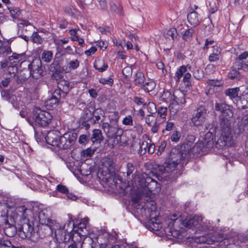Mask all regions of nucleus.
Here are the masks:
<instances>
[{
	"label": "nucleus",
	"instance_id": "nucleus-8",
	"mask_svg": "<svg viewBox=\"0 0 248 248\" xmlns=\"http://www.w3.org/2000/svg\"><path fill=\"white\" fill-rule=\"evenodd\" d=\"M30 75L35 79H38L44 75V70L40 58H35L29 64Z\"/></svg>",
	"mask_w": 248,
	"mask_h": 248
},
{
	"label": "nucleus",
	"instance_id": "nucleus-46",
	"mask_svg": "<svg viewBox=\"0 0 248 248\" xmlns=\"http://www.w3.org/2000/svg\"><path fill=\"white\" fill-rule=\"evenodd\" d=\"M50 71L53 72L52 74V78L53 79L58 81L61 79H62L63 78L62 74L63 71V69L50 70Z\"/></svg>",
	"mask_w": 248,
	"mask_h": 248
},
{
	"label": "nucleus",
	"instance_id": "nucleus-52",
	"mask_svg": "<svg viewBox=\"0 0 248 248\" xmlns=\"http://www.w3.org/2000/svg\"><path fill=\"white\" fill-rule=\"evenodd\" d=\"M220 50L217 49L216 52H215V46H213V52L209 56V61L210 62H214L219 59Z\"/></svg>",
	"mask_w": 248,
	"mask_h": 248
},
{
	"label": "nucleus",
	"instance_id": "nucleus-30",
	"mask_svg": "<svg viewBox=\"0 0 248 248\" xmlns=\"http://www.w3.org/2000/svg\"><path fill=\"white\" fill-rule=\"evenodd\" d=\"M93 67L99 72H103L108 68V64L103 60H95Z\"/></svg>",
	"mask_w": 248,
	"mask_h": 248
},
{
	"label": "nucleus",
	"instance_id": "nucleus-32",
	"mask_svg": "<svg viewBox=\"0 0 248 248\" xmlns=\"http://www.w3.org/2000/svg\"><path fill=\"white\" fill-rule=\"evenodd\" d=\"M227 77L230 79H235L237 80H239L242 78V76L240 72L233 67V66H232L231 70L228 74Z\"/></svg>",
	"mask_w": 248,
	"mask_h": 248
},
{
	"label": "nucleus",
	"instance_id": "nucleus-61",
	"mask_svg": "<svg viewBox=\"0 0 248 248\" xmlns=\"http://www.w3.org/2000/svg\"><path fill=\"white\" fill-rule=\"evenodd\" d=\"M57 69H62V68L60 66V60L55 57V58L54 59L53 62L50 66V70Z\"/></svg>",
	"mask_w": 248,
	"mask_h": 248
},
{
	"label": "nucleus",
	"instance_id": "nucleus-15",
	"mask_svg": "<svg viewBox=\"0 0 248 248\" xmlns=\"http://www.w3.org/2000/svg\"><path fill=\"white\" fill-rule=\"evenodd\" d=\"M90 243H91V239L88 238V236L85 237L82 242H81L80 240L75 241L72 239L68 248H90Z\"/></svg>",
	"mask_w": 248,
	"mask_h": 248
},
{
	"label": "nucleus",
	"instance_id": "nucleus-14",
	"mask_svg": "<svg viewBox=\"0 0 248 248\" xmlns=\"http://www.w3.org/2000/svg\"><path fill=\"white\" fill-rule=\"evenodd\" d=\"M61 136L58 131H52L48 132L45 139L47 144L58 148L59 140Z\"/></svg>",
	"mask_w": 248,
	"mask_h": 248
},
{
	"label": "nucleus",
	"instance_id": "nucleus-23",
	"mask_svg": "<svg viewBox=\"0 0 248 248\" xmlns=\"http://www.w3.org/2000/svg\"><path fill=\"white\" fill-rule=\"evenodd\" d=\"M181 224L186 228L190 229L198 224V220L195 217H188L184 220L181 219Z\"/></svg>",
	"mask_w": 248,
	"mask_h": 248
},
{
	"label": "nucleus",
	"instance_id": "nucleus-51",
	"mask_svg": "<svg viewBox=\"0 0 248 248\" xmlns=\"http://www.w3.org/2000/svg\"><path fill=\"white\" fill-rule=\"evenodd\" d=\"M110 7L112 11L115 12L120 16H124L123 7L121 4H118L117 5L114 3L112 2L110 3Z\"/></svg>",
	"mask_w": 248,
	"mask_h": 248
},
{
	"label": "nucleus",
	"instance_id": "nucleus-1",
	"mask_svg": "<svg viewBox=\"0 0 248 248\" xmlns=\"http://www.w3.org/2000/svg\"><path fill=\"white\" fill-rule=\"evenodd\" d=\"M215 109L221 112L219 116V125L213 129V131H215V146L217 149H223L231 147L233 144L231 118L233 112L231 107L225 102H216Z\"/></svg>",
	"mask_w": 248,
	"mask_h": 248
},
{
	"label": "nucleus",
	"instance_id": "nucleus-57",
	"mask_svg": "<svg viewBox=\"0 0 248 248\" xmlns=\"http://www.w3.org/2000/svg\"><path fill=\"white\" fill-rule=\"evenodd\" d=\"M193 77L198 80H201L204 77V73L201 69H195L193 73Z\"/></svg>",
	"mask_w": 248,
	"mask_h": 248
},
{
	"label": "nucleus",
	"instance_id": "nucleus-39",
	"mask_svg": "<svg viewBox=\"0 0 248 248\" xmlns=\"http://www.w3.org/2000/svg\"><path fill=\"white\" fill-rule=\"evenodd\" d=\"M88 238L91 239V243L89 245L90 248H105L106 245L104 244H99L97 243V237H93L91 234Z\"/></svg>",
	"mask_w": 248,
	"mask_h": 248
},
{
	"label": "nucleus",
	"instance_id": "nucleus-36",
	"mask_svg": "<svg viewBox=\"0 0 248 248\" xmlns=\"http://www.w3.org/2000/svg\"><path fill=\"white\" fill-rule=\"evenodd\" d=\"M155 82L151 79H148L147 81H145L140 89L145 92H150L152 91L155 89Z\"/></svg>",
	"mask_w": 248,
	"mask_h": 248
},
{
	"label": "nucleus",
	"instance_id": "nucleus-18",
	"mask_svg": "<svg viewBox=\"0 0 248 248\" xmlns=\"http://www.w3.org/2000/svg\"><path fill=\"white\" fill-rule=\"evenodd\" d=\"M173 97L172 105L184 104L186 102V94L182 91L178 90L173 92Z\"/></svg>",
	"mask_w": 248,
	"mask_h": 248
},
{
	"label": "nucleus",
	"instance_id": "nucleus-60",
	"mask_svg": "<svg viewBox=\"0 0 248 248\" xmlns=\"http://www.w3.org/2000/svg\"><path fill=\"white\" fill-rule=\"evenodd\" d=\"M181 137V133L177 130L174 131L171 135L170 139L172 141L177 142L179 141Z\"/></svg>",
	"mask_w": 248,
	"mask_h": 248
},
{
	"label": "nucleus",
	"instance_id": "nucleus-64",
	"mask_svg": "<svg viewBox=\"0 0 248 248\" xmlns=\"http://www.w3.org/2000/svg\"><path fill=\"white\" fill-rule=\"evenodd\" d=\"M64 12L69 15L73 16L77 13V10L73 6L70 5L65 7Z\"/></svg>",
	"mask_w": 248,
	"mask_h": 248
},
{
	"label": "nucleus",
	"instance_id": "nucleus-13",
	"mask_svg": "<svg viewBox=\"0 0 248 248\" xmlns=\"http://www.w3.org/2000/svg\"><path fill=\"white\" fill-rule=\"evenodd\" d=\"M15 60L17 65L20 63V68L25 69L27 66L29 69V64L31 63L29 61L26 60L25 53L18 54L13 53L12 56L9 57V61H12Z\"/></svg>",
	"mask_w": 248,
	"mask_h": 248
},
{
	"label": "nucleus",
	"instance_id": "nucleus-20",
	"mask_svg": "<svg viewBox=\"0 0 248 248\" xmlns=\"http://www.w3.org/2000/svg\"><path fill=\"white\" fill-rule=\"evenodd\" d=\"M5 234L8 237H14L18 232V227L16 225L10 224L7 220L5 222V227L4 229Z\"/></svg>",
	"mask_w": 248,
	"mask_h": 248
},
{
	"label": "nucleus",
	"instance_id": "nucleus-7",
	"mask_svg": "<svg viewBox=\"0 0 248 248\" xmlns=\"http://www.w3.org/2000/svg\"><path fill=\"white\" fill-rule=\"evenodd\" d=\"M77 138L78 134L75 130L65 133L60 137L58 148L62 150L69 149L75 144Z\"/></svg>",
	"mask_w": 248,
	"mask_h": 248
},
{
	"label": "nucleus",
	"instance_id": "nucleus-29",
	"mask_svg": "<svg viewBox=\"0 0 248 248\" xmlns=\"http://www.w3.org/2000/svg\"><path fill=\"white\" fill-rule=\"evenodd\" d=\"M102 166L106 168L108 170L110 171L115 167L114 163L111 157H105L102 159Z\"/></svg>",
	"mask_w": 248,
	"mask_h": 248
},
{
	"label": "nucleus",
	"instance_id": "nucleus-40",
	"mask_svg": "<svg viewBox=\"0 0 248 248\" xmlns=\"http://www.w3.org/2000/svg\"><path fill=\"white\" fill-rule=\"evenodd\" d=\"M244 132H246L247 134H248V129L246 128V126L240 122H238L237 126L234 129V133L239 136Z\"/></svg>",
	"mask_w": 248,
	"mask_h": 248
},
{
	"label": "nucleus",
	"instance_id": "nucleus-47",
	"mask_svg": "<svg viewBox=\"0 0 248 248\" xmlns=\"http://www.w3.org/2000/svg\"><path fill=\"white\" fill-rule=\"evenodd\" d=\"M0 245L5 248H19L13 245L9 239L3 237H0Z\"/></svg>",
	"mask_w": 248,
	"mask_h": 248
},
{
	"label": "nucleus",
	"instance_id": "nucleus-45",
	"mask_svg": "<svg viewBox=\"0 0 248 248\" xmlns=\"http://www.w3.org/2000/svg\"><path fill=\"white\" fill-rule=\"evenodd\" d=\"M53 58V53L51 51L44 50L41 54V61L48 63L51 62Z\"/></svg>",
	"mask_w": 248,
	"mask_h": 248
},
{
	"label": "nucleus",
	"instance_id": "nucleus-24",
	"mask_svg": "<svg viewBox=\"0 0 248 248\" xmlns=\"http://www.w3.org/2000/svg\"><path fill=\"white\" fill-rule=\"evenodd\" d=\"M38 218L40 223L39 225L54 224L55 223L54 220L48 217L44 211H41L38 213Z\"/></svg>",
	"mask_w": 248,
	"mask_h": 248
},
{
	"label": "nucleus",
	"instance_id": "nucleus-48",
	"mask_svg": "<svg viewBox=\"0 0 248 248\" xmlns=\"http://www.w3.org/2000/svg\"><path fill=\"white\" fill-rule=\"evenodd\" d=\"M12 52L11 47L5 43L0 41V54H9Z\"/></svg>",
	"mask_w": 248,
	"mask_h": 248
},
{
	"label": "nucleus",
	"instance_id": "nucleus-43",
	"mask_svg": "<svg viewBox=\"0 0 248 248\" xmlns=\"http://www.w3.org/2000/svg\"><path fill=\"white\" fill-rule=\"evenodd\" d=\"M12 61H9V65L8 66L7 71L11 75V77H15L17 72V63H16L15 60Z\"/></svg>",
	"mask_w": 248,
	"mask_h": 248
},
{
	"label": "nucleus",
	"instance_id": "nucleus-62",
	"mask_svg": "<svg viewBox=\"0 0 248 248\" xmlns=\"http://www.w3.org/2000/svg\"><path fill=\"white\" fill-rule=\"evenodd\" d=\"M78 142L80 144L85 145L91 142V138L87 135H82L79 138Z\"/></svg>",
	"mask_w": 248,
	"mask_h": 248
},
{
	"label": "nucleus",
	"instance_id": "nucleus-4",
	"mask_svg": "<svg viewBox=\"0 0 248 248\" xmlns=\"http://www.w3.org/2000/svg\"><path fill=\"white\" fill-rule=\"evenodd\" d=\"M109 118V123H103L102 124V129L109 139H117L118 137L120 138L123 134V130L119 126L118 114L114 113Z\"/></svg>",
	"mask_w": 248,
	"mask_h": 248
},
{
	"label": "nucleus",
	"instance_id": "nucleus-50",
	"mask_svg": "<svg viewBox=\"0 0 248 248\" xmlns=\"http://www.w3.org/2000/svg\"><path fill=\"white\" fill-rule=\"evenodd\" d=\"M194 33V30L192 28L186 30L183 35V39L185 41H190L193 37Z\"/></svg>",
	"mask_w": 248,
	"mask_h": 248
},
{
	"label": "nucleus",
	"instance_id": "nucleus-55",
	"mask_svg": "<svg viewBox=\"0 0 248 248\" xmlns=\"http://www.w3.org/2000/svg\"><path fill=\"white\" fill-rule=\"evenodd\" d=\"M96 147H95L93 149L91 148H88L86 150H84L81 151V155L84 157H91L94 154L96 151Z\"/></svg>",
	"mask_w": 248,
	"mask_h": 248
},
{
	"label": "nucleus",
	"instance_id": "nucleus-33",
	"mask_svg": "<svg viewBox=\"0 0 248 248\" xmlns=\"http://www.w3.org/2000/svg\"><path fill=\"white\" fill-rule=\"evenodd\" d=\"M233 67L238 70H243L244 71H248V61H241L235 60L233 63Z\"/></svg>",
	"mask_w": 248,
	"mask_h": 248
},
{
	"label": "nucleus",
	"instance_id": "nucleus-42",
	"mask_svg": "<svg viewBox=\"0 0 248 248\" xmlns=\"http://www.w3.org/2000/svg\"><path fill=\"white\" fill-rule=\"evenodd\" d=\"M195 242L199 244H212L214 240L210 238L209 235L200 236L195 239Z\"/></svg>",
	"mask_w": 248,
	"mask_h": 248
},
{
	"label": "nucleus",
	"instance_id": "nucleus-10",
	"mask_svg": "<svg viewBox=\"0 0 248 248\" xmlns=\"http://www.w3.org/2000/svg\"><path fill=\"white\" fill-rule=\"evenodd\" d=\"M89 220V219L88 217H85L77 225L75 224V233L80 236V237L81 236L85 237L89 236L90 234H89L87 229V224ZM91 236L93 235L91 233Z\"/></svg>",
	"mask_w": 248,
	"mask_h": 248
},
{
	"label": "nucleus",
	"instance_id": "nucleus-41",
	"mask_svg": "<svg viewBox=\"0 0 248 248\" xmlns=\"http://www.w3.org/2000/svg\"><path fill=\"white\" fill-rule=\"evenodd\" d=\"M187 71V67L185 65H182L177 70L175 73V77H174L177 83L179 82L181 78Z\"/></svg>",
	"mask_w": 248,
	"mask_h": 248
},
{
	"label": "nucleus",
	"instance_id": "nucleus-37",
	"mask_svg": "<svg viewBox=\"0 0 248 248\" xmlns=\"http://www.w3.org/2000/svg\"><path fill=\"white\" fill-rule=\"evenodd\" d=\"M59 231L75 233V223L72 221L68 220L64 224L63 228Z\"/></svg>",
	"mask_w": 248,
	"mask_h": 248
},
{
	"label": "nucleus",
	"instance_id": "nucleus-22",
	"mask_svg": "<svg viewBox=\"0 0 248 248\" xmlns=\"http://www.w3.org/2000/svg\"><path fill=\"white\" fill-rule=\"evenodd\" d=\"M93 118V124H98L102 122V120L101 119V117H104L105 112L104 110L101 108H92Z\"/></svg>",
	"mask_w": 248,
	"mask_h": 248
},
{
	"label": "nucleus",
	"instance_id": "nucleus-49",
	"mask_svg": "<svg viewBox=\"0 0 248 248\" xmlns=\"http://www.w3.org/2000/svg\"><path fill=\"white\" fill-rule=\"evenodd\" d=\"M66 96H63V93H61L59 90L56 89L52 93V97L51 98H54L56 100L60 103L63 102V99L65 98Z\"/></svg>",
	"mask_w": 248,
	"mask_h": 248
},
{
	"label": "nucleus",
	"instance_id": "nucleus-44",
	"mask_svg": "<svg viewBox=\"0 0 248 248\" xmlns=\"http://www.w3.org/2000/svg\"><path fill=\"white\" fill-rule=\"evenodd\" d=\"M146 180L144 178L140 176L139 174L135 177V180H133V182L131 184H135L141 188H145L147 186Z\"/></svg>",
	"mask_w": 248,
	"mask_h": 248
},
{
	"label": "nucleus",
	"instance_id": "nucleus-9",
	"mask_svg": "<svg viewBox=\"0 0 248 248\" xmlns=\"http://www.w3.org/2000/svg\"><path fill=\"white\" fill-rule=\"evenodd\" d=\"M54 224H43L38 225V229L34 234V241L38 239H43L52 234Z\"/></svg>",
	"mask_w": 248,
	"mask_h": 248
},
{
	"label": "nucleus",
	"instance_id": "nucleus-38",
	"mask_svg": "<svg viewBox=\"0 0 248 248\" xmlns=\"http://www.w3.org/2000/svg\"><path fill=\"white\" fill-rule=\"evenodd\" d=\"M59 231L75 233V223L72 221L68 220L64 224L63 228Z\"/></svg>",
	"mask_w": 248,
	"mask_h": 248
},
{
	"label": "nucleus",
	"instance_id": "nucleus-16",
	"mask_svg": "<svg viewBox=\"0 0 248 248\" xmlns=\"http://www.w3.org/2000/svg\"><path fill=\"white\" fill-rule=\"evenodd\" d=\"M57 236V240H59L60 242L66 243L69 242L70 240L74 239V235L75 233L73 232H68L58 231L57 232H55Z\"/></svg>",
	"mask_w": 248,
	"mask_h": 248
},
{
	"label": "nucleus",
	"instance_id": "nucleus-11",
	"mask_svg": "<svg viewBox=\"0 0 248 248\" xmlns=\"http://www.w3.org/2000/svg\"><path fill=\"white\" fill-rule=\"evenodd\" d=\"M125 172H124V173ZM126 179L128 183H132L133 180L139 174L136 166L133 163L127 162L125 166Z\"/></svg>",
	"mask_w": 248,
	"mask_h": 248
},
{
	"label": "nucleus",
	"instance_id": "nucleus-27",
	"mask_svg": "<svg viewBox=\"0 0 248 248\" xmlns=\"http://www.w3.org/2000/svg\"><path fill=\"white\" fill-rule=\"evenodd\" d=\"M214 134L210 131H208L204 136L202 142L203 145L207 148L212 147L214 145Z\"/></svg>",
	"mask_w": 248,
	"mask_h": 248
},
{
	"label": "nucleus",
	"instance_id": "nucleus-54",
	"mask_svg": "<svg viewBox=\"0 0 248 248\" xmlns=\"http://www.w3.org/2000/svg\"><path fill=\"white\" fill-rule=\"evenodd\" d=\"M31 41L37 44H42L43 42V39L38 34L36 31H34L31 36Z\"/></svg>",
	"mask_w": 248,
	"mask_h": 248
},
{
	"label": "nucleus",
	"instance_id": "nucleus-58",
	"mask_svg": "<svg viewBox=\"0 0 248 248\" xmlns=\"http://www.w3.org/2000/svg\"><path fill=\"white\" fill-rule=\"evenodd\" d=\"M134 65H131L130 67L126 66L122 70V73L125 78L132 76Z\"/></svg>",
	"mask_w": 248,
	"mask_h": 248
},
{
	"label": "nucleus",
	"instance_id": "nucleus-19",
	"mask_svg": "<svg viewBox=\"0 0 248 248\" xmlns=\"http://www.w3.org/2000/svg\"><path fill=\"white\" fill-rule=\"evenodd\" d=\"M146 226L150 231H157L161 229L162 225L158 217H155L148 221Z\"/></svg>",
	"mask_w": 248,
	"mask_h": 248
},
{
	"label": "nucleus",
	"instance_id": "nucleus-31",
	"mask_svg": "<svg viewBox=\"0 0 248 248\" xmlns=\"http://www.w3.org/2000/svg\"><path fill=\"white\" fill-rule=\"evenodd\" d=\"M236 105L238 109H245L248 108V101L246 100L245 97L240 95L237 99H236Z\"/></svg>",
	"mask_w": 248,
	"mask_h": 248
},
{
	"label": "nucleus",
	"instance_id": "nucleus-21",
	"mask_svg": "<svg viewBox=\"0 0 248 248\" xmlns=\"http://www.w3.org/2000/svg\"><path fill=\"white\" fill-rule=\"evenodd\" d=\"M134 84L137 87L141 88L145 82V77L144 73L139 70L134 76Z\"/></svg>",
	"mask_w": 248,
	"mask_h": 248
},
{
	"label": "nucleus",
	"instance_id": "nucleus-63",
	"mask_svg": "<svg viewBox=\"0 0 248 248\" xmlns=\"http://www.w3.org/2000/svg\"><path fill=\"white\" fill-rule=\"evenodd\" d=\"M56 190L60 193L64 194L65 195H66L69 191L68 188L62 184L57 185Z\"/></svg>",
	"mask_w": 248,
	"mask_h": 248
},
{
	"label": "nucleus",
	"instance_id": "nucleus-17",
	"mask_svg": "<svg viewBox=\"0 0 248 248\" xmlns=\"http://www.w3.org/2000/svg\"><path fill=\"white\" fill-rule=\"evenodd\" d=\"M57 87V90H59L61 93H63V96H66L72 88L70 82L63 79L58 81Z\"/></svg>",
	"mask_w": 248,
	"mask_h": 248
},
{
	"label": "nucleus",
	"instance_id": "nucleus-28",
	"mask_svg": "<svg viewBox=\"0 0 248 248\" xmlns=\"http://www.w3.org/2000/svg\"><path fill=\"white\" fill-rule=\"evenodd\" d=\"M80 121L89 122L92 124H93L92 110L88 108H85L80 119Z\"/></svg>",
	"mask_w": 248,
	"mask_h": 248
},
{
	"label": "nucleus",
	"instance_id": "nucleus-26",
	"mask_svg": "<svg viewBox=\"0 0 248 248\" xmlns=\"http://www.w3.org/2000/svg\"><path fill=\"white\" fill-rule=\"evenodd\" d=\"M187 18L188 22L193 26L195 27L198 25L200 23L198 14L194 10L187 15Z\"/></svg>",
	"mask_w": 248,
	"mask_h": 248
},
{
	"label": "nucleus",
	"instance_id": "nucleus-3",
	"mask_svg": "<svg viewBox=\"0 0 248 248\" xmlns=\"http://www.w3.org/2000/svg\"><path fill=\"white\" fill-rule=\"evenodd\" d=\"M52 119L53 116L49 112L35 107L26 120L35 129L36 126H47L51 123Z\"/></svg>",
	"mask_w": 248,
	"mask_h": 248
},
{
	"label": "nucleus",
	"instance_id": "nucleus-53",
	"mask_svg": "<svg viewBox=\"0 0 248 248\" xmlns=\"http://www.w3.org/2000/svg\"><path fill=\"white\" fill-rule=\"evenodd\" d=\"M16 210L18 212L21 214V219L24 218H28V213L30 212V210L26 208L25 206H19L17 207Z\"/></svg>",
	"mask_w": 248,
	"mask_h": 248
},
{
	"label": "nucleus",
	"instance_id": "nucleus-35",
	"mask_svg": "<svg viewBox=\"0 0 248 248\" xmlns=\"http://www.w3.org/2000/svg\"><path fill=\"white\" fill-rule=\"evenodd\" d=\"M133 101L138 105H142L143 107H147L148 109L152 107H155V104L154 103L149 102L147 105L146 103L144 102V99L143 98L139 97L138 96L134 97Z\"/></svg>",
	"mask_w": 248,
	"mask_h": 248
},
{
	"label": "nucleus",
	"instance_id": "nucleus-2",
	"mask_svg": "<svg viewBox=\"0 0 248 248\" xmlns=\"http://www.w3.org/2000/svg\"><path fill=\"white\" fill-rule=\"evenodd\" d=\"M191 148V144L183 143L179 150L171 152L164 165L160 168L159 170L162 172H169L174 170L177 166H179L182 168L186 165L190 158Z\"/></svg>",
	"mask_w": 248,
	"mask_h": 248
},
{
	"label": "nucleus",
	"instance_id": "nucleus-34",
	"mask_svg": "<svg viewBox=\"0 0 248 248\" xmlns=\"http://www.w3.org/2000/svg\"><path fill=\"white\" fill-rule=\"evenodd\" d=\"M239 91L240 89L239 87L229 88L225 90V93L227 96H229V97L232 99L235 98L237 99L239 96H238Z\"/></svg>",
	"mask_w": 248,
	"mask_h": 248
},
{
	"label": "nucleus",
	"instance_id": "nucleus-6",
	"mask_svg": "<svg viewBox=\"0 0 248 248\" xmlns=\"http://www.w3.org/2000/svg\"><path fill=\"white\" fill-rule=\"evenodd\" d=\"M208 113L207 107L205 105H201L197 107L191 118L193 125L196 127L202 126L207 119Z\"/></svg>",
	"mask_w": 248,
	"mask_h": 248
},
{
	"label": "nucleus",
	"instance_id": "nucleus-25",
	"mask_svg": "<svg viewBox=\"0 0 248 248\" xmlns=\"http://www.w3.org/2000/svg\"><path fill=\"white\" fill-rule=\"evenodd\" d=\"M103 140V136L100 129H94L91 138V142L93 144H99Z\"/></svg>",
	"mask_w": 248,
	"mask_h": 248
},
{
	"label": "nucleus",
	"instance_id": "nucleus-56",
	"mask_svg": "<svg viewBox=\"0 0 248 248\" xmlns=\"http://www.w3.org/2000/svg\"><path fill=\"white\" fill-rule=\"evenodd\" d=\"M8 9L10 10L11 16L13 18H18L20 16L21 11L19 8H15L11 9V8H8Z\"/></svg>",
	"mask_w": 248,
	"mask_h": 248
},
{
	"label": "nucleus",
	"instance_id": "nucleus-12",
	"mask_svg": "<svg viewBox=\"0 0 248 248\" xmlns=\"http://www.w3.org/2000/svg\"><path fill=\"white\" fill-rule=\"evenodd\" d=\"M181 221V218H177L174 220L172 219H168L166 221V224L168 223L169 226L168 228H167L168 231H165L168 232L169 233H170L168 234V235H171L173 237L175 238H180V236L181 235V233L180 231H178L175 229V227L178 225Z\"/></svg>",
	"mask_w": 248,
	"mask_h": 248
},
{
	"label": "nucleus",
	"instance_id": "nucleus-59",
	"mask_svg": "<svg viewBox=\"0 0 248 248\" xmlns=\"http://www.w3.org/2000/svg\"><path fill=\"white\" fill-rule=\"evenodd\" d=\"M191 75L189 73H186L184 75L183 81L186 87H189L191 85L190 79Z\"/></svg>",
	"mask_w": 248,
	"mask_h": 248
},
{
	"label": "nucleus",
	"instance_id": "nucleus-5",
	"mask_svg": "<svg viewBox=\"0 0 248 248\" xmlns=\"http://www.w3.org/2000/svg\"><path fill=\"white\" fill-rule=\"evenodd\" d=\"M33 218H24L21 219L20 224L18 226V235L22 239L29 238L34 241L35 234L34 223Z\"/></svg>",
	"mask_w": 248,
	"mask_h": 248
}]
</instances>
